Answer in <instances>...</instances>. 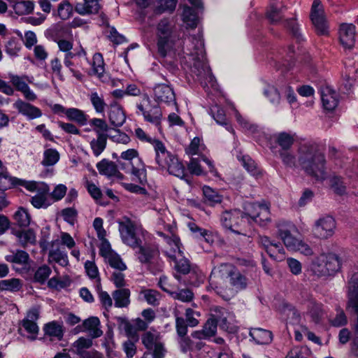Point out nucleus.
<instances>
[{
  "label": "nucleus",
  "instance_id": "19",
  "mask_svg": "<svg viewBox=\"0 0 358 358\" xmlns=\"http://www.w3.org/2000/svg\"><path fill=\"white\" fill-rule=\"evenodd\" d=\"M13 107L17 110L19 113L30 120L40 117L42 115V112L38 108L20 99L13 103Z\"/></svg>",
  "mask_w": 358,
  "mask_h": 358
},
{
  "label": "nucleus",
  "instance_id": "30",
  "mask_svg": "<svg viewBox=\"0 0 358 358\" xmlns=\"http://www.w3.org/2000/svg\"><path fill=\"white\" fill-rule=\"evenodd\" d=\"M92 338H87L85 337L79 338L73 344L74 351L81 358L87 355L89 352L86 351V349L90 348L92 345Z\"/></svg>",
  "mask_w": 358,
  "mask_h": 358
},
{
  "label": "nucleus",
  "instance_id": "54",
  "mask_svg": "<svg viewBox=\"0 0 358 358\" xmlns=\"http://www.w3.org/2000/svg\"><path fill=\"white\" fill-rule=\"evenodd\" d=\"M10 178L6 169L3 167L2 162L0 160V190L4 191L10 187Z\"/></svg>",
  "mask_w": 358,
  "mask_h": 358
},
{
  "label": "nucleus",
  "instance_id": "6",
  "mask_svg": "<svg viewBox=\"0 0 358 358\" xmlns=\"http://www.w3.org/2000/svg\"><path fill=\"white\" fill-rule=\"evenodd\" d=\"M341 261L334 253L321 254L312 262L311 271L318 277L334 275L340 270Z\"/></svg>",
  "mask_w": 358,
  "mask_h": 358
},
{
  "label": "nucleus",
  "instance_id": "13",
  "mask_svg": "<svg viewBox=\"0 0 358 358\" xmlns=\"http://www.w3.org/2000/svg\"><path fill=\"white\" fill-rule=\"evenodd\" d=\"M278 236L282 240L286 248L290 250H296L297 243L300 240L296 239L291 234V231L294 229L291 222H280L277 224Z\"/></svg>",
  "mask_w": 358,
  "mask_h": 358
},
{
  "label": "nucleus",
  "instance_id": "31",
  "mask_svg": "<svg viewBox=\"0 0 358 358\" xmlns=\"http://www.w3.org/2000/svg\"><path fill=\"white\" fill-rule=\"evenodd\" d=\"M165 169H167L170 174L174 175L178 178H182L185 176L184 166L174 155L169 159L167 166H166Z\"/></svg>",
  "mask_w": 358,
  "mask_h": 358
},
{
  "label": "nucleus",
  "instance_id": "51",
  "mask_svg": "<svg viewBox=\"0 0 358 358\" xmlns=\"http://www.w3.org/2000/svg\"><path fill=\"white\" fill-rule=\"evenodd\" d=\"M22 325L28 333L33 334V336H28V338L35 340L38 332V327L36 322L30 319H24L22 321Z\"/></svg>",
  "mask_w": 358,
  "mask_h": 358
},
{
  "label": "nucleus",
  "instance_id": "9",
  "mask_svg": "<svg viewBox=\"0 0 358 358\" xmlns=\"http://www.w3.org/2000/svg\"><path fill=\"white\" fill-rule=\"evenodd\" d=\"M335 229L336 222L334 217L325 215L315 221L313 231L316 237L326 239L333 236Z\"/></svg>",
  "mask_w": 358,
  "mask_h": 358
},
{
  "label": "nucleus",
  "instance_id": "41",
  "mask_svg": "<svg viewBox=\"0 0 358 358\" xmlns=\"http://www.w3.org/2000/svg\"><path fill=\"white\" fill-rule=\"evenodd\" d=\"M158 334L156 331H145L142 336V343L148 349V351H151L157 343H159L157 341Z\"/></svg>",
  "mask_w": 358,
  "mask_h": 358
},
{
  "label": "nucleus",
  "instance_id": "16",
  "mask_svg": "<svg viewBox=\"0 0 358 358\" xmlns=\"http://www.w3.org/2000/svg\"><path fill=\"white\" fill-rule=\"evenodd\" d=\"M10 82L17 91L21 92L24 98L28 101H35L37 98L36 95L31 91L27 84L26 81L31 83L27 76H19L12 75L10 76Z\"/></svg>",
  "mask_w": 358,
  "mask_h": 358
},
{
  "label": "nucleus",
  "instance_id": "11",
  "mask_svg": "<svg viewBox=\"0 0 358 358\" xmlns=\"http://www.w3.org/2000/svg\"><path fill=\"white\" fill-rule=\"evenodd\" d=\"M121 169L126 173H131L133 180L141 185L147 182V173L145 165L141 159H136L134 162H129V166L126 167L124 164H120Z\"/></svg>",
  "mask_w": 358,
  "mask_h": 358
},
{
  "label": "nucleus",
  "instance_id": "55",
  "mask_svg": "<svg viewBox=\"0 0 358 358\" xmlns=\"http://www.w3.org/2000/svg\"><path fill=\"white\" fill-rule=\"evenodd\" d=\"M309 350L306 347H294L287 354L285 358H308Z\"/></svg>",
  "mask_w": 358,
  "mask_h": 358
},
{
  "label": "nucleus",
  "instance_id": "21",
  "mask_svg": "<svg viewBox=\"0 0 358 358\" xmlns=\"http://www.w3.org/2000/svg\"><path fill=\"white\" fill-rule=\"evenodd\" d=\"M83 331H87L91 338L100 337L103 334L102 330L100 329V321L96 317H91L83 321Z\"/></svg>",
  "mask_w": 358,
  "mask_h": 358
},
{
  "label": "nucleus",
  "instance_id": "26",
  "mask_svg": "<svg viewBox=\"0 0 358 358\" xmlns=\"http://www.w3.org/2000/svg\"><path fill=\"white\" fill-rule=\"evenodd\" d=\"M348 304L355 309L357 313V317L352 326V329L353 334L352 344L353 346L358 348V293L356 294L355 296H353L352 294L349 296Z\"/></svg>",
  "mask_w": 358,
  "mask_h": 358
},
{
  "label": "nucleus",
  "instance_id": "20",
  "mask_svg": "<svg viewBox=\"0 0 358 358\" xmlns=\"http://www.w3.org/2000/svg\"><path fill=\"white\" fill-rule=\"evenodd\" d=\"M156 153L155 160L157 164L162 168L165 169L168 162L173 155L168 152L164 144L159 140L154 139L152 142Z\"/></svg>",
  "mask_w": 358,
  "mask_h": 358
},
{
  "label": "nucleus",
  "instance_id": "28",
  "mask_svg": "<svg viewBox=\"0 0 358 358\" xmlns=\"http://www.w3.org/2000/svg\"><path fill=\"white\" fill-rule=\"evenodd\" d=\"M96 168L100 174L112 177L117 173V166L115 162L106 159H102L96 164Z\"/></svg>",
  "mask_w": 358,
  "mask_h": 358
},
{
  "label": "nucleus",
  "instance_id": "18",
  "mask_svg": "<svg viewBox=\"0 0 358 358\" xmlns=\"http://www.w3.org/2000/svg\"><path fill=\"white\" fill-rule=\"evenodd\" d=\"M321 99L323 107L327 110H333L338 103L337 93L329 86H324L320 89Z\"/></svg>",
  "mask_w": 358,
  "mask_h": 358
},
{
  "label": "nucleus",
  "instance_id": "61",
  "mask_svg": "<svg viewBox=\"0 0 358 358\" xmlns=\"http://www.w3.org/2000/svg\"><path fill=\"white\" fill-rule=\"evenodd\" d=\"M51 273V270L48 266H43L39 267L35 274L34 280L40 283H43L49 277Z\"/></svg>",
  "mask_w": 358,
  "mask_h": 358
},
{
  "label": "nucleus",
  "instance_id": "4",
  "mask_svg": "<svg viewBox=\"0 0 358 358\" xmlns=\"http://www.w3.org/2000/svg\"><path fill=\"white\" fill-rule=\"evenodd\" d=\"M155 36L157 52L161 57H165L175 43L176 31L174 24L168 18L162 19L156 26Z\"/></svg>",
  "mask_w": 358,
  "mask_h": 358
},
{
  "label": "nucleus",
  "instance_id": "38",
  "mask_svg": "<svg viewBox=\"0 0 358 358\" xmlns=\"http://www.w3.org/2000/svg\"><path fill=\"white\" fill-rule=\"evenodd\" d=\"M176 263L175 268L176 271L182 274H187L190 273L191 275H194L196 276V273L194 271H191V267L189 262L186 258H181L178 260L175 257H170Z\"/></svg>",
  "mask_w": 358,
  "mask_h": 358
},
{
  "label": "nucleus",
  "instance_id": "39",
  "mask_svg": "<svg viewBox=\"0 0 358 358\" xmlns=\"http://www.w3.org/2000/svg\"><path fill=\"white\" fill-rule=\"evenodd\" d=\"M21 288V281L17 278L0 280V291L17 292Z\"/></svg>",
  "mask_w": 358,
  "mask_h": 358
},
{
  "label": "nucleus",
  "instance_id": "8",
  "mask_svg": "<svg viewBox=\"0 0 358 358\" xmlns=\"http://www.w3.org/2000/svg\"><path fill=\"white\" fill-rule=\"evenodd\" d=\"M310 17L318 34H328V23L324 7L320 0H314L311 6Z\"/></svg>",
  "mask_w": 358,
  "mask_h": 358
},
{
  "label": "nucleus",
  "instance_id": "48",
  "mask_svg": "<svg viewBox=\"0 0 358 358\" xmlns=\"http://www.w3.org/2000/svg\"><path fill=\"white\" fill-rule=\"evenodd\" d=\"M210 114L217 124L227 125V120L223 108L217 105H215L210 108Z\"/></svg>",
  "mask_w": 358,
  "mask_h": 358
},
{
  "label": "nucleus",
  "instance_id": "29",
  "mask_svg": "<svg viewBox=\"0 0 358 358\" xmlns=\"http://www.w3.org/2000/svg\"><path fill=\"white\" fill-rule=\"evenodd\" d=\"M130 291L128 289H120L113 292V297L115 306L118 308L127 307L130 303Z\"/></svg>",
  "mask_w": 358,
  "mask_h": 358
},
{
  "label": "nucleus",
  "instance_id": "52",
  "mask_svg": "<svg viewBox=\"0 0 358 358\" xmlns=\"http://www.w3.org/2000/svg\"><path fill=\"white\" fill-rule=\"evenodd\" d=\"M72 6L67 1H63L58 6L57 15L62 20H67L72 14Z\"/></svg>",
  "mask_w": 358,
  "mask_h": 358
},
{
  "label": "nucleus",
  "instance_id": "64",
  "mask_svg": "<svg viewBox=\"0 0 358 358\" xmlns=\"http://www.w3.org/2000/svg\"><path fill=\"white\" fill-rule=\"evenodd\" d=\"M188 326L187 322L183 317H176V329L178 337L187 335Z\"/></svg>",
  "mask_w": 358,
  "mask_h": 358
},
{
  "label": "nucleus",
  "instance_id": "58",
  "mask_svg": "<svg viewBox=\"0 0 358 358\" xmlns=\"http://www.w3.org/2000/svg\"><path fill=\"white\" fill-rule=\"evenodd\" d=\"M264 94L269 99L273 104H278L280 103V96L278 90L273 86H268L264 91Z\"/></svg>",
  "mask_w": 358,
  "mask_h": 358
},
{
  "label": "nucleus",
  "instance_id": "3",
  "mask_svg": "<svg viewBox=\"0 0 358 358\" xmlns=\"http://www.w3.org/2000/svg\"><path fill=\"white\" fill-rule=\"evenodd\" d=\"M298 163L304 172L317 180L326 178V159L316 143H303L298 149Z\"/></svg>",
  "mask_w": 358,
  "mask_h": 358
},
{
  "label": "nucleus",
  "instance_id": "2",
  "mask_svg": "<svg viewBox=\"0 0 358 358\" xmlns=\"http://www.w3.org/2000/svg\"><path fill=\"white\" fill-rule=\"evenodd\" d=\"M243 209V212L239 209L223 212L220 217L222 225L232 232L240 234L241 232L237 229L245 222L248 224L256 222L264 227L271 221L269 208L266 204L245 203Z\"/></svg>",
  "mask_w": 358,
  "mask_h": 358
},
{
  "label": "nucleus",
  "instance_id": "56",
  "mask_svg": "<svg viewBox=\"0 0 358 358\" xmlns=\"http://www.w3.org/2000/svg\"><path fill=\"white\" fill-rule=\"evenodd\" d=\"M285 27L290 31L292 36L295 37L297 40L302 39L301 34H300L299 31V24L296 22L295 19L290 18L285 20Z\"/></svg>",
  "mask_w": 358,
  "mask_h": 358
},
{
  "label": "nucleus",
  "instance_id": "25",
  "mask_svg": "<svg viewBox=\"0 0 358 358\" xmlns=\"http://www.w3.org/2000/svg\"><path fill=\"white\" fill-rule=\"evenodd\" d=\"M108 117L110 122L115 127H120L123 125L126 120V115L122 108L117 105H111Z\"/></svg>",
  "mask_w": 358,
  "mask_h": 358
},
{
  "label": "nucleus",
  "instance_id": "33",
  "mask_svg": "<svg viewBox=\"0 0 358 358\" xmlns=\"http://www.w3.org/2000/svg\"><path fill=\"white\" fill-rule=\"evenodd\" d=\"M108 138V134H99L96 139H93L90 142V146L93 151L94 155L98 157L105 150L106 147V141Z\"/></svg>",
  "mask_w": 358,
  "mask_h": 358
},
{
  "label": "nucleus",
  "instance_id": "15",
  "mask_svg": "<svg viewBox=\"0 0 358 358\" xmlns=\"http://www.w3.org/2000/svg\"><path fill=\"white\" fill-rule=\"evenodd\" d=\"M10 230L21 247L25 248L28 245H34L36 243V234L33 229H20L12 227Z\"/></svg>",
  "mask_w": 358,
  "mask_h": 358
},
{
  "label": "nucleus",
  "instance_id": "47",
  "mask_svg": "<svg viewBox=\"0 0 358 358\" xmlns=\"http://www.w3.org/2000/svg\"><path fill=\"white\" fill-rule=\"evenodd\" d=\"M170 295L175 299L187 303L192 301L194 298L193 292L189 289H182L178 292H170Z\"/></svg>",
  "mask_w": 358,
  "mask_h": 358
},
{
  "label": "nucleus",
  "instance_id": "34",
  "mask_svg": "<svg viewBox=\"0 0 358 358\" xmlns=\"http://www.w3.org/2000/svg\"><path fill=\"white\" fill-rule=\"evenodd\" d=\"M205 203L210 206H214L217 203H220L222 201V196L211 187L206 186L203 189Z\"/></svg>",
  "mask_w": 358,
  "mask_h": 358
},
{
  "label": "nucleus",
  "instance_id": "23",
  "mask_svg": "<svg viewBox=\"0 0 358 358\" xmlns=\"http://www.w3.org/2000/svg\"><path fill=\"white\" fill-rule=\"evenodd\" d=\"M249 335L259 345L269 344L273 340L271 331L261 328L251 329Z\"/></svg>",
  "mask_w": 358,
  "mask_h": 358
},
{
  "label": "nucleus",
  "instance_id": "46",
  "mask_svg": "<svg viewBox=\"0 0 358 358\" xmlns=\"http://www.w3.org/2000/svg\"><path fill=\"white\" fill-rule=\"evenodd\" d=\"M329 182L331 188L336 194L342 195L345 193L346 187L341 177L332 176L329 179Z\"/></svg>",
  "mask_w": 358,
  "mask_h": 358
},
{
  "label": "nucleus",
  "instance_id": "63",
  "mask_svg": "<svg viewBox=\"0 0 358 358\" xmlns=\"http://www.w3.org/2000/svg\"><path fill=\"white\" fill-rule=\"evenodd\" d=\"M63 219L66 222L74 224L78 216V212L74 208H66L61 211Z\"/></svg>",
  "mask_w": 358,
  "mask_h": 358
},
{
  "label": "nucleus",
  "instance_id": "10",
  "mask_svg": "<svg viewBox=\"0 0 358 358\" xmlns=\"http://www.w3.org/2000/svg\"><path fill=\"white\" fill-rule=\"evenodd\" d=\"M118 224L119 231L123 242L133 248L139 246L141 240L136 237L134 222L129 218L125 217L122 221H118Z\"/></svg>",
  "mask_w": 358,
  "mask_h": 358
},
{
  "label": "nucleus",
  "instance_id": "37",
  "mask_svg": "<svg viewBox=\"0 0 358 358\" xmlns=\"http://www.w3.org/2000/svg\"><path fill=\"white\" fill-rule=\"evenodd\" d=\"M59 159V154L52 148L47 149L44 151L43 159L41 164L44 166H50L55 165Z\"/></svg>",
  "mask_w": 358,
  "mask_h": 358
},
{
  "label": "nucleus",
  "instance_id": "62",
  "mask_svg": "<svg viewBox=\"0 0 358 358\" xmlns=\"http://www.w3.org/2000/svg\"><path fill=\"white\" fill-rule=\"evenodd\" d=\"M217 327V321L215 320L214 316L209 318L205 323L203 329L206 336L209 338L215 335Z\"/></svg>",
  "mask_w": 358,
  "mask_h": 358
},
{
  "label": "nucleus",
  "instance_id": "27",
  "mask_svg": "<svg viewBox=\"0 0 358 358\" xmlns=\"http://www.w3.org/2000/svg\"><path fill=\"white\" fill-rule=\"evenodd\" d=\"M14 225L20 228L27 227L31 222V216L27 209L20 207L13 215Z\"/></svg>",
  "mask_w": 358,
  "mask_h": 358
},
{
  "label": "nucleus",
  "instance_id": "49",
  "mask_svg": "<svg viewBox=\"0 0 358 358\" xmlns=\"http://www.w3.org/2000/svg\"><path fill=\"white\" fill-rule=\"evenodd\" d=\"M92 67L94 73L99 77H101L105 71V69L103 59L100 53L94 55Z\"/></svg>",
  "mask_w": 358,
  "mask_h": 358
},
{
  "label": "nucleus",
  "instance_id": "1",
  "mask_svg": "<svg viewBox=\"0 0 358 358\" xmlns=\"http://www.w3.org/2000/svg\"><path fill=\"white\" fill-rule=\"evenodd\" d=\"M248 280L234 265L221 264L215 267L210 275V287L225 301L233 298L239 291L245 289Z\"/></svg>",
  "mask_w": 358,
  "mask_h": 358
},
{
  "label": "nucleus",
  "instance_id": "59",
  "mask_svg": "<svg viewBox=\"0 0 358 358\" xmlns=\"http://www.w3.org/2000/svg\"><path fill=\"white\" fill-rule=\"evenodd\" d=\"M108 138L117 143L127 144L130 142L129 136L127 134L121 132L120 129H114V134L108 135Z\"/></svg>",
  "mask_w": 358,
  "mask_h": 358
},
{
  "label": "nucleus",
  "instance_id": "36",
  "mask_svg": "<svg viewBox=\"0 0 358 358\" xmlns=\"http://www.w3.org/2000/svg\"><path fill=\"white\" fill-rule=\"evenodd\" d=\"M182 20L189 27H196L198 23V17L194 10L185 6L182 12Z\"/></svg>",
  "mask_w": 358,
  "mask_h": 358
},
{
  "label": "nucleus",
  "instance_id": "17",
  "mask_svg": "<svg viewBox=\"0 0 358 358\" xmlns=\"http://www.w3.org/2000/svg\"><path fill=\"white\" fill-rule=\"evenodd\" d=\"M340 41L346 49H352L355 43V26L342 24L340 27Z\"/></svg>",
  "mask_w": 358,
  "mask_h": 358
},
{
  "label": "nucleus",
  "instance_id": "50",
  "mask_svg": "<svg viewBox=\"0 0 358 358\" xmlns=\"http://www.w3.org/2000/svg\"><path fill=\"white\" fill-rule=\"evenodd\" d=\"M90 101L96 113H101L104 111L106 103L102 96H99L97 92H92L90 94Z\"/></svg>",
  "mask_w": 358,
  "mask_h": 358
},
{
  "label": "nucleus",
  "instance_id": "42",
  "mask_svg": "<svg viewBox=\"0 0 358 358\" xmlns=\"http://www.w3.org/2000/svg\"><path fill=\"white\" fill-rule=\"evenodd\" d=\"M117 322L120 326L125 331L127 335L135 339V341H138V335L135 324H131L127 319L124 317H117Z\"/></svg>",
  "mask_w": 358,
  "mask_h": 358
},
{
  "label": "nucleus",
  "instance_id": "7",
  "mask_svg": "<svg viewBox=\"0 0 358 358\" xmlns=\"http://www.w3.org/2000/svg\"><path fill=\"white\" fill-rule=\"evenodd\" d=\"M136 107L145 121L159 126L162 113L157 104H152L147 93L142 94V99L136 103Z\"/></svg>",
  "mask_w": 358,
  "mask_h": 358
},
{
  "label": "nucleus",
  "instance_id": "12",
  "mask_svg": "<svg viewBox=\"0 0 358 358\" xmlns=\"http://www.w3.org/2000/svg\"><path fill=\"white\" fill-rule=\"evenodd\" d=\"M154 98L159 103L176 105V95L173 88L167 84H157L154 88Z\"/></svg>",
  "mask_w": 358,
  "mask_h": 358
},
{
  "label": "nucleus",
  "instance_id": "44",
  "mask_svg": "<svg viewBox=\"0 0 358 358\" xmlns=\"http://www.w3.org/2000/svg\"><path fill=\"white\" fill-rule=\"evenodd\" d=\"M7 262L15 263L18 264H26L29 259V254L24 250H17V252L10 255L6 257Z\"/></svg>",
  "mask_w": 358,
  "mask_h": 358
},
{
  "label": "nucleus",
  "instance_id": "45",
  "mask_svg": "<svg viewBox=\"0 0 358 358\" xmlns=\"http://www.w3.org/2000/svg\"><path fill=\"white\" fill-rule=\"evenodd\" d=\"M49 257L62 266H66L69 264L67 254L59 249L50 250Z\"/></svg>",
  "mask_w": 358,
  "mask_h": 358
},
{
  "label": "nucleus",
  "instance_id": "53",
  "mask_svg": "<svg viewBox=\"0 0 358 358\" xmlns=\"http://www.w3.org/2000/svg\"><path fill=\"white\" fill-rule=\"evenodd\" d=\"M90 124L94 127V131L97 136H99V134H103V132L109 130V127L106 122L102 119L93 118L90 121Z\"/></svg>",
  "mask_w": 358,
  "mask_h": 358
},
{
  "label": "nucleus",
  "instance_id": "5",
  "mask_svg": "<svg viewBox=\"0 0 358 358\" xmlns=\"http://www.w3.org/2000/svg\"><path fill=\"white\" fill-rule=\"evenodd\" d=\"M189 41L192 47L187 48L188 52L187 54L194 60L192 71L199 78L208 76L212 80L210 69L205 61L204 43L201 37L200 36H192L189 38Z\"/></svg>",
  "mask_w": 358,
  "mask_h": 358
},
{
  "label": "nucleus",
  "instance_id": "22",
  "mask_svg": "<svg viewBox=\"0 0 358 358\" xmlns=\"http://www.w3.org/2000/svg\"><path fill=\"white\" fill-rule=\"evenodd\" d=\"M100 8L99 0H83L76 5V11L80 15L96 14Z\"/></svg>",
  "mask_w": 358,
  "mask_h": 358
},
{
  "label": "nucleus",
  "instance_id": "60",
  "mask_svg": "<svg viewBox=\"0 0 358 358\" xmlns=\"http://www.w3.org/2000/svg\"><path fill=\"white\" fill-rule=\"evenodd\" d=\"M106 259L111 267L116 268L120 271H124L127 268L126 265L123 263L120 257L115 253H113Z\"/></svg>",
  "mask_w": 358,
  "mask_h": 358
},
{
  "label": "nucleus",
  "instance_id": "43",
  "mask_svg": "<svg viewBox=\"0 0 358 358\" xmlns=\"http://www.w3.org/2000/svg\"><path fill=\"white\" fill-rule=\"evenodd\" d=\"M294 141V136L286 132H282L277 135L276 142L285 150H289Z\"/></svg>",
  "mask_w": 358,
  "mask_h": 358
},
{
  "label": "nucleus",
  "instance_id": "24",
  "mask_svg": "<svg viewBox=\"0 0 358 358\" xmlns=\"http://www.w3.org/2000/svg\"><path fill=\"white\" fill-rule=\"evenodd\" d=\"M141 241H139L138 259L143 264L150 263L152 259L158 255L159 251L157 247L154 245H141Z\"/></svg>",
  "mask_w": 358,
  "mask_h": 358
},
{
  "label": "nucleus",
  "instance_id": "14",
  "mask_svg": "<svg viewBox=\"0 0 358 358\" xmlns=\"http://www.w3.org/2000/svg\"><path fill=\"white\" fill-rule=\"evenodd\" d=\"M287 7L281 0H271L267 8L266 17L272 24H278L284 19Z\"/></svg>",
  "mask_w": 358,
  "mask_h": 358
},
{
  "label": "nucleus",
  "instance_id": "32",
  "mask_svg": "<svg viewBox=\"0 0 358 358\" xmlns=\"http://www.w3.org/2000/svg\"><path fill=\"white\" fill-rule=\"evenodd\" d=\"M41 192L37 193L31 199V204L37 208H46L48 204L47 203V194L49 192L48 185H43L41 189Z\"/></svg>",
  "mask_w": 358,
  "mask_h": 358
},
{
  "label": "nucleus",
  "instance_id": "57",
  "mask_svg": "<svg viewBox=\"0 0 358 358\" xmlns=\"http://www.w3.org/2000/svg\"><path fill=\"white\" fill-rule=\"evenodd\" d=\"M34 8V3L31 1L18 2L15 5L16 12L20 14H29L33 11Z\"/></svg>",
  "mask_w": 358,
  "mask_h": 358
},
{
  "label": "nucleus",
  "instance_id": "35",
  "mask_svg": "<svg viewBox=\"0 0 358 358\" xmlns=\"http://www.w3.org/2000/svg\"><path fill=\"white\" fill-rule=\"evenodd\" d=\"M43 329L46 335L55 337L59 341H60L63 337L62 325L59 324L57 322H51L46 324Z\"/></svg>",
  "mask_w": 358,
  "mask_h": 358
},
{
  "label": "nucleus",
  "instance_id": "40",
  "mask_svg": "<svg viewBox=\"0 0 358 358\" xmlns=\"http://www.w3.org/2000/svg\"><path fill=\"white\" fill-rule=\"evenodd\" d=\"M66 117L73 121H76L81 125H85L87 123V117L85 113L78 108H69L65 111Z\"/></svg>",
  "mask_w": 358,
  "mask_h": 358
}]
</instances>
